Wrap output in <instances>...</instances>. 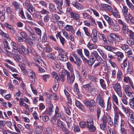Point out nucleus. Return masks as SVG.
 Returning a JSON list of instances; mask_svg holds the SVG:
<instances>
[{"mask_svg": "<svg viewBox=\"0 0 134 134\" xmlns=\"http://www.w3.org/2000/svg\"><path fill=\"white\" fill-rule=\"evenodd\" d=\"M90 59L87 60L89 66H91L96 60L97 61L102 60L101 57L98 55L97 52L94 51L91 52L90 56Z\"/></svg>", "mask_w": 134, "mask_h": 134, "instance_id": "1", "label": "nucleus"}, {"mask_svg": "<svg viewBox=\"0 0 134 134\" xmlns=\"http://www.w3.org/2000/svg\"><path fill=\"white\" fill-rule=\"evenodd\" d=\"M82 88L87 92L90 93L92 96H94L97 93L95 88L93 87L90 83L83 84Z\"/></svg>", "mask_w": 134, "mask_h": 134, "instance_id": "2", "label": "nucleus"}, {"mask_svg": "<svg viewBox=\"0 0 134 134\" xmlns=\"http://www.w3.org/2000/svg\"><path fill=\"white\" fill-rule=\"evenodd\" d=\"M86 126L88 130L91 132H94L96 130V128L94 125L93 121L91 119H89L86 121Z\"/></svg>", "mask_w": 134, "mask_h": 134, "instance_id": "3", "label": "nucleus"}, {"mask_svg": "<svg viewBox=\"0 0 134 134\" xmlns=\"http://www.w3.org/2000/svg\"><path fill=\"white\" fill-rule=\"evenodd\" d=\"M65 71L66 73L67 79L68 82L70 84L72 83L75 79V76L74 72H71V73L70 75V72L68 71L65 70Z\"/></svg>", "mask_w": 134, "mask_h": 134, "instance_id": "4", "label": "nucleus"}, {"mask_svg": "<svg viewBox=\"0 0 134 134\" xmlns=\"http://www.w3.org/2000/svg\"><path fill=\"white\" fill-rule=\"evenodd\" d=\"M114 90L118 95L120 97H122V92L121 91V88L120 84L117 83L114 86H113Z\"/></svg>", "mask_w": 134, "mask_h": 134, "instance_id": "5", "label": "nucleus"}, {"mask_svg": "<svg viewBox=\"0 0 134 134\" xmlns=\"http://www.w3.org/2000/svg\"><path fill=\"white\" fill-rule=\"evenodd\" d=\"M75 103L76 106L80 110L84 112L86 111L84 105L80 101L77 100H75Z\"/></svg>", "mask_w": 134, "mask_h": 134, "instance_id": "6", "label": "nucleus"}, {"mask_svg": "<svg viewBox=\"0 0 134 134\" xmlns=\"http://www.w3.org/2000/svg\"><path fill=\"white\" fill-rule=\"evenodd\" d=\"M96 100L97 102L98 101V103L102 107L104 108L105 107V103L100 94L97 95Z\"/></svg>", "mask_w": 134, "mask_h": 134, "instance_id": "7", "label": "nucleus"}, {"mask_svg": "<svg viewBox=\"0 0 134 134\" xmlns=\"http://www.w3.org/2000/svg\"><path fill=\"white\" fill-rule=\"evenodd\" d=\"M34 60L37 63H36L35 65L37 67L41 66L42 64V60L40 59V57L38 55H36L34 57Z\"/></svg>", "mask_w": 134, "mask_h": 134, "instance_id": "8", "label": "nucleus"}, {"mask_svg": "<svg viewBox=\"0 0 134 134\" xmlns=\"http://www.w3.org/2000/svg\"><path fill=\"white\" fill-rule=\"evenodd\" d=\"M48 107V108H47L43 113L50 115L54 111L53 109H54V107L52 103L49 104Z\"/></svg>", "mask_w": 134, "mask_h": 134, "instance_id": "9", "label": "nucleus"}, {"mask_svg": "<svg viewBox=\"0 0 134 134\" xmlns=\"http://www.w3.org/2000/svg\"><path fill=\"white\" fill-rule=\"evenodd\" d=\"M116 37H117L116 35L113 33H111L108 37L107 42L109 41L110 43H115V38Z\"/></svg>", "mask_w": 134, "mask_h": 134, "instance_id": "10", "label": "nucleus"}, {"mask_svg": "<svg viewBox=\"0 0 134 134\" xmlns=\"http://www.w3.org/2000/svg\"><path fill=\"white\" fill-rule=\"evenodd\" d=\"M123 81L124 82L129 83L132 88L134 90L133 84L131 78L128 76H124Z\"/></svg>", "mask_w": 134, "mask_h": 134, "instance_id": "11", "label": "nucleus"}, {"mask_svg": "<svg viewBox=\"0 0 134 134\" xmlns=\"http://www.w3.org/2000/svg\"><path fill=\"white\" fill-rule=\"evenodd\" d=\"M97 103L95 100L93 99L91 100L90 107H89L90 111L91 112H93L97 106Z\"/></svg>", "mask_w": 134, "mask_h": 134, "instance_id": "12", "label": "nucleus"}, {"mask_svg": "<svg viewBox=\"0 0 134 134\" xmlns=\"http://www.w3.org/2000/svg\"><path fill=\"white\" fill-rule=\"evenodd\" d=\"M56 36L57 38L58 37L59 38L60 42L62 46L64 45L65 43H66V41L65 39L61 35L60 32H59L57 33L56 35Z\"/></svg>", "mask_w": 134, "mask_h": 134, "instance_id": "13", "label": "nucleus"}, {"mask_svg": "<svg viewBox=\"0 0 134 134\" xmlns=\"http://www.w3.org/2000/svg\"><path fill=\"white\" fill-rule=\"evenodd\" d=\"M111 12V15L116 18H119L120 17V16L119 13V12L116 7H113Z\"/></svg>", "mask_w": 134, "mask_h": 134, "instance_id": "14", "label": "nucleus"}, {"mask_svg": "<svg viewBox=\"0 0 134 134\" xmlns=\"http://www.w3.org/2000/svg\"><path fill=\"white\" fill-rule=\"evenodd\" d=\"M128 8L126 6H124L122 9V12L125 18L127 19V17L130 14L128 12Z\"/></svg>", "mask_w": 134, "mask_h": 134, "instance_id": "15", "label": "nucleus"}, {"mask_svg": "<svg viewBox=\"0 0 134 134\" xmlns=\"http://www.w3.org/2000/svg\"><path fill=\"white\" fill-rule=\"evenodd\" d=\"M70 18L73 20L77 21L80 18V16L79 14L74 12L70 15Z\"/></svg>", "mask_w": 134, "mask_h": 134, "instance_id": "16", "label": "nucleus"}, {"mask_svg": "<svg viewBox=\"0 0 134 134\" xmlns=\"http://www.w3.org/2000/svg\"><path fill=\"white\" fill-rule=\"evenodd\" d=\"M72 4L74 7L78 10H81L83 8V6L82 5L76 1L72 2Z\"/></svg>", "mask_w": 134, "mask_h": 134, "instance_id": "17", "label": "nucleus"}, {"mask_svg": "<svg viewBox=\"0 0 134 134\" xmlns=\"http://www.w3.org/2000/svg\"><path fill=\"white\" fill-rule=\"evenodd\" d=\"M131 88L129 85H127L125 87L124 91L127 95L130 97L132 96V93H133L130 92L129 91L130 90Z\"/></svg>", "mask_w": 134, "mask_h": 134, "instance_id": "18", "label": "nucleus"}, {"mask_svg": "<svg viewBox=\"0 0 134 134\" xmlns=\"http://www.w3.org/2000/svg\"><path fill=\"white\" fill-rule=\"evenodd\" d=\"M64 29L66 31H70L73 34L75 32V30L72 25H67L64 27Z\"/></svg>", "mask_w": 134, "mask_h": 134, "instance_id": "19", "label": "nucleus"}, {"mask_svg": "<svg viewBox=\"0 0 134 134\" xmlns=\"http://www.w3.org/2000/svg\"><path fill=\"white\" fill-rule=\"evenodd\" d=\"M54 48L58 51L59 56L67 53L65 50L60 47L55 46L54 47Z\"/></svg>", "mask_w": 134, "mask_h": 134, "instance_id": "20", "label": "nucleus"}, {"mask_svg": "<svg viewBox=\"0 0 134 134\" xmlns=\"http://www.w3.org/2000/svg\"><path fill=\"white\" fill-rule=\"evenodd\" d=\"M122 108L124 113L125 114H128L129 115V114H131L133 112V111L129 108L128 107H125L123 105L122 106Z\"/></svg>", "mask_w": 134, "mask_h": 134, "instance_id": "21", "label": "nucleus"}, {"mask_svg": "<svg viewBox=\"0 0 134 134\" xmlns=\"http://www.w3.org/2000/svg\"><path fill=\"white\" fill-rule=\"evenodd\" d=\"M116 54L117 56V60L119 62L121 61L124 57L123 53L120 51H118L116 53Z\"/></svg>", "mask_w": 134, "mask_h": 134, "instance_id": "22", "label": "nucleus"}, {"mask_svg": "<svg viewBox=\"0 0 134 134\" xmlns=\"http://www.w3.org/2000/svg\"><path fill=\"white\" fill-rule=\"evenodd\" d=\"M73 56L76 60L74 61V63L77 65L80 66L82 63L80 58L76 54H74Z\"/></svg>", "mask_w": 134, "mask_h": 134, "instance_id": "23", "label": "nucleus"}, {"mask_svg": "<svg viewBox=\"0 0 134 134\" xmlns=\"http://www.w3.org/2000/svg\"><path fill=\"white\" fill-rule=\"evenodd\" d=\"M59 56L60 57H59V59L62 61L65 62L68 60L67 53L60 55Z\"/></svg>", "mask_w": 134, "mask_h": 134, "instance_id": "24", "label": "nucleus"}, {"mask_svg": "<svg viewBox=\"0 0 134 134\" xmlns=\"http://www.w3.org/2000/svg\"><path fill=\"white\" fill-rule=\"evenodd\" d=\"M64 123L62 121L60 120H58L57 122V126L60 127L62 130H65V128H66L65 126V125Z\"/></svg>", "mask_w": 134, "mask_h": 134, "instance_id": "25", "label": "nucleus"}, {"mask_svg": "<svg viewBox=\"0 0 134 134\" xmlns=\"http://www.w3.org/2000/svg\"><path fill=\"white\" fill-rule=\"evenodd\" d=\"M14 60L17 63L21 62L22 59V57L18 54H14L13 56Z\"/></svg>", "mask_w": 134, "mask_h": 134, "instance_id": "26", "label": "nucleus"}, {"mask_svg": "<svg viewBox=\"0 0 134 134\" xmlns=\"http://www.w3.org/2000/svg\"><path fill=\"white\" fill-rule=\"evenodd\" d=\"M99 82L101 87L104 90H106L107 86L104 80L103 79H100L99 80Z\"/></svg>", "mask_w": 134, "mask_h": 134, "instance_id": "27", "label": "nucleus"}, {"mask_svg": "<svg viewBox=\"0 0 134 134\" xmlns=\"http://www.w3.org/2000/svg\"><path fill=\"white\" fill-rule=\"evenodd\" d=\"M66 73L65 72L62 71L60 72L59 73V78L60 80L62 82H64L65 80V77Z\"/></svg>", "mask_w": 134, "mask_h": 134, "instance_id": "28", "label": "nucleus"}, {"mask_svg": "<svg viewBox=\"0 0 134 134\" xmlns=\"http://www.w3.org/2000/svg\"><path fill=\"white\" fill-rule=\"evenodd\" d=\"M44 96L46 97V100L47 102L50 103V100L52 99V93L51 94L48 92H45L44 93Z\"/></svg>", "mask_w": 134, "mask_h": 134, "instance_id": "29", "label": "nucleus"}, {"mask_svg": "<svg viewBox=\"0 0 134 134\" xmlns=\"http://www.w3.org/2000/svg\"><path fill=\"white\" fill-rule=\"evenodd\" d=\"M12 4L14 6L15 11H18L20 8V4L16 1H14L12 3Z\"/></svg>", "mask_w": 134, "mask_h": 134, "instance_id": "30", "label": "nucleus"}, {"mask_svg": "<svg viewBox=\"0 0 134 134\" xmlns=\"http://www.w3.org/2000/svg\"><path fill=\"white\" fill-rule=\"evenodd\" d=\"M119 116L118 113H115L114 117V124L115 125H117L119 122Z\"/></svg>", "mask_w": 134, "mask_h": 134, "instance_id": "31", "label": "nucleus"}, {"mask_svg": "<svg viewBox=\"0 0 134 134\" xmlns=\"http://www.w3.org/2000/svg\"><path fill=\"white\" fill-rule=\"evenodd\" d=\"M116 76L118 81H122L123 78V74L120 70H118L116 73Z\"/></svg>", "mask_w": 134, "mask_h": 134, "instance_id": "32", "label": "nucleus"}, {"mask_svg": "<svg viewBox=\"0 0 134 134\" xmlns=\"http://www.w3.org/2000/svg\"><path fill=\"white\" fill-rule=\"evenodd\" d=\"M48 58L51 60H55L56 59L55 54L52 53H49L47 55Z\"/></svg>", "mask_w": 134, "mask_h": 134, "instance_id": "33", "label": "nucleus"}, {"mask_svg": "<svg viewBox=\"0 0 134 134\" xmlns=\"http://www.w3.org/2000/svg\"><path fill=\"white\" fill-rule=\"evenodd\" d=\"M4 66L9 70L13 72H18V70L15 68L9 65L7 63H5Z\"/></svg>", "mask_w": 134, "mask_h": 134, "instance_id": "34", "label": "nucleus"}, {"mask_svg": "<svg viewBox=\"0 0 134 134\" xmlns=\"http://www.w3.org/2000/svg\"><path fill=\"white\" fill-rule=\"evenodd\" d=\"M64 92L67 99L68 100V102L69 103H71L72 102V100L70 97V94L65 89L64 90Z\"/></svg>", "mask_w": 134, "mask_h": 134, "instance_id": "35", "label": "nucleus"}, {"mask_svg": "<svg viewBox=\"0 0 134 134\" xmlns=\"http://www.w3.org/2000/svg\"><path fill=\"white\" fill-rule=\"evenodd\" d=\"M87 77L89 80L93 82H96V80L97 79V77L96 76L92 74L88 75Z\"/></svg>", "mask_w": 134, "mask_h": 134, "instance_id": "36", "label": "nucleus"}, {"mask_svg": "<svg viewBox=\"0 0 134 134\" xmlns=\"http://www.w3.org/2000/svg\"><path fill=\"white\" fill-rule=\"evenodd\" d=\"M98 36L99 39L101 40H103L104 41V43L107 44V40L106 38L105 37V35L103 34H98Z\"/></svg>", "mask_w": 134, "mask_h": 134, "instance_id": "37", "label": "nucleus"}, {"mask_svg": "<svg viewBox=\"0 0 134 134\" xmlns=\"http://www.w3.org/2000/svg\"><path fill=\"white\" fill-rule=\"evenodd\" d=\"M104 46H103V47L108 51L112 52L114 49V48L113 47L111 46L108 45V43L107 42V44L104 43Z\"/></svg>", "mask_w": 134, "mask_h": 134, "instance_id": "38", "label": "nucleus"}, {"mask_svg": "<svg viewBox=\"0 0 134 134\" xmlns=\"http://www.w3.org/2000/svg\"><path fill=\"white\" fill-rule=\"evenodd\" d=\"M87 47L91 50L97 48V46L96 45L93 43H90L88 42L87 45Z\"/></svg>", "mask_w": 134, "mask_h": 134, "instance_id": "39", "label": "nucleus"}, {"mask_svg": "<svg viewBox=\"0 0 134 134\" xmlns=\"http://www.w3.org/2000/svg\"><path fill=\"white\" fill-rule=\"evenodd\" d=\"M97 51L104 59H105L107 58V56L106 54L104 53L102 50L101 49H98Z\"/></svg>", "mask_w": 134, "mask_h": 134, "instance_id": "40", "label": "nucleus"}, {"mask_svg": "<svg viewBox=\"0 0 134 134\" xmlns=\"http://www.w3.org/2000/svg\"><path fill=\"white\" fill-rule=\"evenodd\" d=\"M21 49L22 51L20 52V54H24L25 55H28L30 53L28 49L26 48L25 47Z\"/></svg>", "mask_w": 134, "mask_h": 134, "instance_id": "41", "label": "nucleus"}, {"mask_svg": "<svg viewBox=\"0 0 134 134\" xmlns=\"http://www.w3.org/2000/svg\"><path fill=\"white\" fill-rule=\"evenodd\" d=\"M49 8L50 11L52 12H55V11L56 10L55 5L53 4H49Z\"/></svg>", "mask_w": 134, "mask_h": 134, "instance_id": "42", "label": "nucleus"}, {"mask_svg": "<svg viewBox=\"0 0 134 134\" xmlns=\"http://www.w3.org/2000/svg\"><path fill=\"white\" fill-rule=\"evenodd\" d=\"M62 6H57V7L56 12L58 14L62 15L64 14Z\"/></svg>", "mask_w": 134, "mask_h": 134, "instance_id": "43", "label": "nucleus"}, {"mask_svg": "<svg viewBox=\"0 0 134 134\" xmlns=\"http://www.w3.org/2000/svg\"><path fill=\"white\" fill-rule=\"evenodd\" d=\"M127 42L130 46H132L134 44V39L128 38L127 39Z\"/></svg>", "mask_w": 134, "mask_h": 134, "instance_id": "44", "label": "nucleus"}, {"mask_svg": "<svg viewBox=\"0 0 134 134\" xmlns=\"http://www.w3.org/2000/svg\"><path fill=\"white\" fill-rule=\"evenodd\" d=\"M127 59L126 58L123 61L122 63L121 64L120 67L122 69H124L127 65Z\"/></svg>", "mask_w": 134, "mask_h": 134, "instance_id": "45", "label": "nucleus"}, {"mask_svg": "<svg viewBox=\"0 0 134 134\" xmlns=\"http://www.w3.org/2000/svg\"><path fill=\"white\" fill-rule=\"evenodd\" d=\"M122 31L125 34H128V32H129V30L128 29V26L126 24L122 26Z\"/></svg>", "mask_w": 134, "mask_h": 134, "instance_id": "46", "label": "nucleus"}, {"mask_svg": "<svg viewBox=\"0 0 134 134\" xmlns=\"http://www.w3.org/2000/svg\"><path fill=\"white\" fill-rule=\"evenodd\" d=\"M51 74L53 77L56 80L57 82H58L60 81V79L57 73L55 71H53L51 72Z\"/></svg>", "mask_w": 134, "mask_h": 134, "instance_id": "47", "label": "nucleus"}, {"mask_svg": "<svg viewBox=\"0 0 134 134\" xmlns=\"http://www.w3.org/2000/svg\"><path fill=\"white\" fill-rule=\"evenodd\" d=\"M10 46L12 47L13 50H17L18 49V46L16 43L12 41L10 43Z\"/></svg>", "mask_w": 134, "mask_h": 134, "instance_id": "48", "label": "nucleus"}, {"mask_svg": "<svg viewBox=\"0 0 134 134\" xmlns=\"http://www.w3.org/2000/svg\"><path fill=\"white\" fill-rule=\"evenodd\" d=\"M67 68L70 71V72H73V66L69 62H68L66 63Z\"/></svg>", "mask_w": 134, "mask_h": 134, "instance_id": "49", "label": "nucleus"}, {"mask_svg": "<svg viewBox=\"0 0 134 134\" xmlns=\"http://www.w3.org/2000/svg\"><path fill=\"white\" fill-rule=\"evenodd\" d=\"M132 51L131 49L127 51V56L130 59H132L133 58V54Z\"/></svg>", "mask_w": 134, "mask_h": 134, "instance_id": "50", "label": "nucleus"}, {"mask_svg": "<svg viewBox=\"0 0 134 134\" xmlns=\"http://www.w3.org/2000/svg\"><path fill=\"white\" fill-rule=\"evenodd\" d=\"M18 11H19V14L21 15L22 18L24 19H26V18L24 14L23 8H20L18 10Z\"/></svg>", "mask_w": 134, "mask_h": 134, "instance_id": "51", "label": "nucleus"}, {"mask_svg": "<svg viewBox=\"0 0 134 134\" xmlns=\"http://www.w3.org/2000/svg\"><path fill=\"white\" fill-rule=\"evenodd\" d=\"M0 34L2 36H4L6 38L7 40L8 41L10 40V38L8 34L5 33L4 32L1 30V32H0Z\"/></svg>", "mask_w": 134, "mask_h": 134, "instance_id": "52", "label": "nucleus"}, {"mask_svg": "<svg viewBox=\"0 0 134 134\" xmlns=\"http://www.w3.org/2000/svg\"><path fill=\"white\" fill-rule=\"evenodd\" d=\"M90 20V23L91 25L93 26H95L97 24L96 23L95 20L94 19H93L92 17L91 16H90L89 18L88 19Z\"/></svg>", "mask_w": 134, "mask_h": 134, "instance_id": "53", "label": "nucleus"}, {"mask_svg": "<svg viewBox=\"0 0 134 134\" xmlns=\"http://www.w3.org/2000/svg\"><path fill=\"white\" fill-rule=\"evenodd\" d=\"M32 15L34 17L36 18L37 20H40L41 18V16L39 12L34 13Z\"/></svg>", "mask_w": 134, "mask_h": 134, "instance_id": "54", "label": "nucleus"}, {"mask_svg": "<svg viewBox=\"0 0 134 134\" xmlns=\"http://www.w3.org/2000/svg\"><path fill=\"white\" fill-rule=\"evenodd\" d=\"M112 98L116 104L119 105L118 101L117 96L115 94H113L112 95Z\"/></svg>", "mask_w": 134, "mask_h": 134, "instance_id": "55", "label": "nucleus"}, {"mask_svg": "<svg viewBox=\"0 0 134 134\" xmlns=\"http://www.w3.org/2000/svg\"><path fill=\"white\" fill-rule=\"evenodd\" d=\"M57 6H62L64 3V0H57L55 2Z\"/></svg>", "mask_w": 134, "mask_h": 134, "instance_id": "56", "label": "nucleus"}, {"mask_svg": "<svg viewBox=\"0 0 134 134\" xmlns=\"http://www.w3.org/2000/svg\"><path fill=\"white\" fill-rule=\"evenodd\" d=\"M34 29L36 33L38 34L39 36L41 37V36L42 33L41 31V29L40 28L37 27H35Z\"/></svg>", "mask_w": 134, "mask_h": 134, "instance_id": "57", "label": "nucleus"}, {"mask_svg": "<svg viewBox=\"0 0 134 134\" xmlns=\"http://www.w3.org/2000/svg\"><path fill=\"white\" fill-rule=\"evenodd\" d=\"M6 11L7 14H11L13 13L12 8L10 6H8L6 8Z\"/></svg>", "mask_w": 134, "mask_h": 134, "instance_id": "58", "label": "nucleus"}, {"mask_svg": "<svg viewBox=\"0 0 134 134\" xmlns=\"http://www.w3.org/2000/svg\"><path fill=\"white\" fill-rule=\"evenodd\" d=\"M133 112L131 114H129V120L130 122L132 124H134V115H133Z\"/></svg>", "mask_w": 134, "mask_h": 134, "instance_id": "59", "label": "nucleus"}, {"mask_svg": "<svg viewBox=\"0 0 134 134\" xmlns=\"http://www.w3.org/2000/svg\"><path fill=\"white\" fill-rule=\"evenodd\" d=\"M8 105L7 104V103L6 102H4L3 103L2 105L3 107H4L7 108L8 105V107L9 108H11L13 106V105L10 102H8Z\"/></svg>", "mask_w": 134, "mask_h": 134, "instance_id": "60", "label": "nucleus"}, {"mask_svg": "<svg viewBox=\"0 0 134 134\" xmlns=\"http://www.w3.org/2000/svg\"><path fill=\"white\" fill-rule=\"evenodd\" d=\"M44 51L46 53L52 52L53 51L52 48L49 46H46L44 48Z\"/></svg>", "mask_w": 134, "mask_h": 134, "instance_id": "61", "label": "nucleus"}, {"mask_svg": "<svg viewBox=\"0 0 134 134\" xmlns=\"http://www.w3.org/2000/svg\"><path fill=\"white\" fill-rule=\"evenodd\" d=\"M113 26V30L115 31H118L120 29V27L119 25L118 24L115 25L114 24V25Z\"/></svg>", "mask_w": 134, "mask_h": 134, "instance_id": "62", "label": "nucleus"}, {"mask_svg": "<svg viewBox=\"0 0 134 134\" xmlns=\"http://www.w3.org/2000/svg\"><path fill=\"white\" fill-rule=\"evenodd\" d=\"M40 119L44 121H48L49 119L48 116L47 115L40 116Z\"/></svg>", "mask_w": 134, "mask_h": 134, "instance_id": "63", "label": "nucleus"}, {"mask_svg": "<svg viewBox=\"0 0 134 134\" xmlns=\"http://www.w3.org/2000/svg\"><path fill=\"white\" fill-rule=\"evenodd\" d=\"M56 114V117L57 118H63L64 117V114L63 112H58L55 114Z\"/></svg>", "mask_w": 134, "mask_h": 134, "instance_id": "64", "label": "nucleus"}]
</instances>
